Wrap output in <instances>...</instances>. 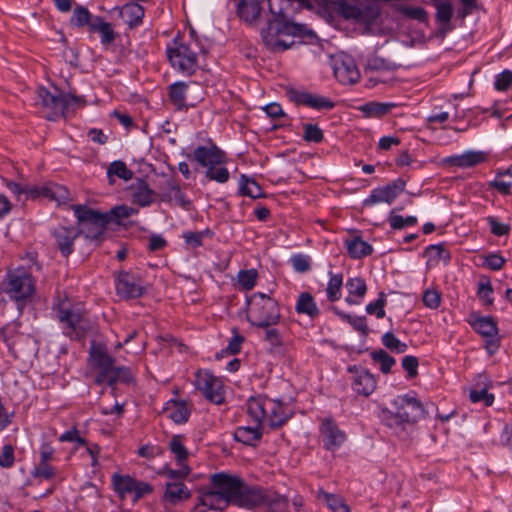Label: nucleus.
Wrapping results in <instances>:
<instances>
[{
    "instance_id": "nucleus-62",
    "label": "nucleus",
    "mask_w": 512,
    "mask_h": 512,
    "mask_svg": "<svg viewBox=\"0 0 512 512\" xmlns=\"http://www.w3.org/2000/svg\"><path fill=\"white\" fill-rule=\"evenodd\" d=\"M291 263L294 270L299 273L307 272L310 269V258L307 255L296 254L291 258Z\"/></svg>"
},
{
    "instance_id": "nucleus-59",
    "label": "nucleus",
    "mask_w": 512,
    "mask_h": 512,
    "mask_svg": "<svg viewBox=\"0 0 512 512\" xmlns=\"http://www.w3.org/2000/svg\"><path fill=\"white\" fill-rule=\"evenodd\" d=\"M512 84V71L505 70L498 74L495 79V89L500 92L508 90Z\"/></svg>"
},
{
    "instance_id": "nucleus-32",
    "label": "nucleus",
    "mask_w": 512,
    "mask_h": 512,
    "mask_svg": "<svg viewBox=\"0 0 512 512\" xmlns=\"http://www.w3.org/2000/svg\"><path fill=\"white\" fill-rule=\"evenodd\" d=\"M165 413H167L168 417L175 423L182 424L188 420L190 410L185 402L171 401L167 404Z\"/></svg>"
},
{
    "instance_id": "nucleus-52",
    "label": "nucleus",
    "mask_w": 512,
    "mask_h": 512,
    "mask_svg": "<svg viewBox=\"0 0 512 512\" xmlns=\"http://www.w3.org/2000/svg\"><path fill=\"white\" fill-rule=\"evenodd\" d=\"M469 398L471 402H483L485 406H491L494 402V395L488 393L487 388L473 389L470 391Z\"/></svg>"
},
{
    "instance_id": "nucleus-15",
    "label": "nucleus",
    "mask_w": 512,
    "mask_h": 512,
    "mask_svg": "<svg viewBox=\"0 0 512 512\" xmlns=\"http://www.w3.org/2000/svg\"><path fill=\"white\" fill-rule=\"evenodd\" d=\"M288 97L296 104L316 110H331L335 106L330 99L303 90L291 89L288 91Z\"/></svg>"
},
{
    "instance_id": "nucleus-53",
    "label": "nucleus",
    "mask_w": 512,
    "mask_h": 512,
    "mask_svg": "<svg viewBox=\"0 0 512 512\" xmlns=\"http://www.w3.org/2000/svg\"><path fill=\"white\" fill-rule=\"evenodd\" d=\"M135 213H137L136 209L126 205H120L112 208L107 215L109 216V222L112 220L120 222L121 220L126 219Z\"/></svg>"
},
{
    "instance_id": "nucleus-29",
    "label": "nucleus",
    "mask_w": 512,
    "mask_h": 512,
    "mask_svg": "<svg viewBox=\"0 0 512 512\" xmlns=\"http://www.w3.org/2000/svg\"><path fill=\"white\" fill-rule=\"evenodd\" d=\"M265 502L263 507L268 512H286L288 508V499L274 491L265 490Z\"/></svg>"
},
{
    "instance_id": "nucleus-22",
    "label": "nucleus",
    "mask_w": 512,
    "mask_h": 512,
    "mask_svg": "<svg viewBox=\"0 0 512 512\" xmlns=\"http://www.w3.org/2000/svg\"><path fill=\"white\" fill-rule=\"evenodd\" d=\"M190 497L191 493L183 482H168L166 484L163 500L171 505H177Z\"/></svg>"
},
{
    "instance_id": "nucleus-51",
    "label": "nucleus",
    "mask_w": 512,
    "mask_h": 512,
    "mask_svg": "<svg viewBox=\"0 0 512 512\" xmlns=\"http://www.w3.org/2000/svg\"><path fill=\"white\" fill-rule=\"evenodd\" d=\"M257 279V271L255 269L241 270L238 273V283L245 290H251Z\"/></svg>"
},
{
    "instance_id": "nucleus-37",
    "label": "nucleus",
    "mask_w": 512,
    "mask_h": 512,
    "mask_svg": "<svg viewBox=\"0 0 512 512\" xmlns=\"http://www.w3.org/2000/svg\"><path fill=\"white\" fill-rule=\"evenodd\" d=\"M235 439L246 445H254L262 436L258 427H238L235 431Z\"/></svg>"
},
{
    "instance_id": "nucleus-26",
    "label": "nucleus",
    "mask_w": 512,
    "mask_h": 512,
    "mask_svg": "<svg viewBox=\"0 0 512 512\" xmlns=\"http://www.w3.org/2000/svg\"><path fill=\"white\" fill-rule=\"evenodd\" d=\"M273 403L275 406L267 407L266 419L272 428H279L290 418L291 412L284 407L281 401L273 400Z\"/></svg>"
},
{
    "instance_id": "nucleus-28",
    "label": "nucleus",
    "mask_w": 512,
    "mask_h": 512,
    "mask_svg": "<svg viewBox=\"0 0 512 512\" xmlns=\"http://www.w3.org/2000/svg\"><path fill=\"white\" fill-rule=\"evenodd\" d=\"M131 196L133 203L145 207L153 202L154 191L148 187L146 182L138 180L137 184L132 187Z\"/></svg>"
},
{
    "instance_id": "nucleus-10",
    "label": "nucleus",
    "mask_w": 512,
    "mask_h": 512,
    "mask_svg": "<svg viewBox=\"0 0 512 512\" xmlns=\"http://www.w3.org/2000/svg\"><path fill=\"white\" fill-rule=\"evenodd\" d=\"M58 319L67 324L66 334L71 338L81 339L91 328V324L84 318L79 310H72L62 304L58 310Z\"/></svg>"
},
{
    "instance_id": "nucleus-46",
    "label": "nucleus",
    "mask_w": 512,
    "mask_h": 512,
    "mask_svg": "<svg viewBox=\"0 0 512 512\" xmlns=\"http://www.w3.org/2000/svg\"><path fill=\"white\" fill-rule=\"evenodd\" d=\"M383 345L395 353H404L408 346L401 342L392 332H387L382 337Z\"/></svg>"
},
{
    "instance_id": "nucleus-12",
    "label": "nucleus",
    "mask_w": 512,
    "mask_h": 512,
    "mask_svg": "<svg viewBox=\"0 0 512 512\" xmlns=\"http://www.w3.org/2000/svg\"><path fill=\"white\" fill-rule=\"evenodd\" d=\"M335 77L343 84H354L360 79L355 60L347 54H338L332 58Z\"/></svg>"
},
{
    "instance_id": "nucleus-2",
    "label": "nucleus",
    "mask_w": 512,
    "mask_h": 512,
    "mask_svg": "<svg viewBox=\"0 0 512 512\" xmlns=\"http://www.w3.org/2000/svg\"><path fill=\"white\" fill-rule=\"evenodd\" d=\"M424 415L422 403L406 395L397 396L380 410V420L395 434L400 435L406 431L407 426L416 423Z\"/></svg>"
},
{
    "instance_id": "nucleus-43",
    "label": "nucleus",
    "mask_w": 512,
    "mask_h": 512,
    "mask_svg": "<svg viewBox=\"0 0 512 512\" xmlns=\"http://www.w3.org/2000/svg\"><path fill=\"white\" fill-rule=\"evenodd\" d=\"M169 448L175 455L178 464H185L188 457V450L182 443V438L179 435H174L169 441Z\"/></svg>"
},
{
    "instance_id": "nucleus-23",
    "label": "nucleus",
    "mask_w": 512,
    "mask_h": 512,
    "mask_svg": "<svg viewBox=\"0 0 512 512\" xmlns=\"http://www.w3.org/2000/svg\"><path fill=\"white\" fill-rule=\"evenodd\" d=\"M273 406H275L273 399L264 397L251 398L247 403V412L259 424L263 419H266L267 407Z\"/></svg>"
},
{
    "instance_id": "nucleus-5",
    "label": "nucleus",
    "mask_w": 512,
    "mask_h": 512,
    "mask_svg": "<svg viewBox=\"0 0 512 512\" xmlns=\"http://www.w3.org/2000/svg\"><path fill=\"white\" fill-rule=\"evenodd\" d=\"M167 57L178 71L192 75L198 68L197 53L190 44L175 39L166 49Z\"/></svg>"
},
{
    "instance_id": "nucleus-39",
    "label": "nucleus",
    "mask_w": 512,
    "mask_h": 512,
    "mask_svg": "<svg viewBox=\"0 0 512 512\" xmlns=\"http://www.w3.org/2000/svg\"><path fill=\"white\" fill-rule=\"evenodd\" d=\"M394 106L395 105L393 103L369 102L361 106L359 109L367 117H381L389 113Z\"/></svg>"
},
{
    "instance_id": "nucleus-55",
    "label": "nucleus",
    "mask_w": 512,
    "mask_h": 512,
    "mask_svg": "<svg viewBox=\"0 0 512 512\" xmlns=\"http://www.w3.org/2000/svg\"><path fill=\"white\" fill-rule=\"evenodd\" d=\"M386 304L385 294L380 292L379 298L366 306L368 314H375L377 318L381 319L385 316L384 306Z\"/></svg>"
},
{
    "instance_id": "nucleus-41",
    "label": "nucleus",
    "mask_w": 512,
    "mask_h": 512,
    "mask_svg": "<svg viewBox=\"0 0 512 512\" xmlns=\"http://www.w3.org/2000/svg\"><path fill=\"white\" fill-rule=\"evenodd\" d=\"M107 174L111 184L113 183L114 176L126 181L133 177V172L129 170L126 164L122 161L112 162L108 168Z\"/></svg>"
},
{
    "instance_id": "nucleus-56",
    "label": "nucleus",
    "mask_w": 512,
    "mask_h": 512,
    "mask_svg": "<svg viewBox=\"0 0 512 512\" xmlns=\"http://www.w3.org/2000/svg\"><path fill=\"white\" fill-rule=\"evenodd\" d=\"M303 138L308 142L319 143L323 140V132L317 125L305 124Z\"/></svg>"
},
{
    "instance_id": "nucleus-4",
    "label": "nucleus",
    "mask_w": 512,
    "mask_h": 512,
    "mask_svg": "<svg viewBox=\"0 0 512 512\" xmlns=\"http://www.w3.org/2000/svg\"><path fill=\"white\" fill-rule=\"evenodd\" d=\"M74 212L78 220L79 235L84 234L89 240H100L109 223V216L80 205L74 207Z\"/></svg>"
},
{
    "instance_id": "nucleus-61",
    "label": "nucleus",
    "mask_w": 512,
    "mask_h": 512,
    "mask_svg": "<svg viewBox=\"0 0 512 512\" xmlns=\"http://www.w3.org/2000/svg\"><path fill=\"white\" fill-rule=\"evenodd\" d=\"M416 223L417 218L414 216L404 218L401 215H394L393 213L390 216V225L393 229H402L405 226H413Z\"/></svg>"
},
{
    "instance_id": "nucleus-54",
    "label": "nucleus",
    "mask_w": 512,
    "mask_h": 512,
    "mask_svg": "<svg viewBox=\"0 0 512 512\" xmlns=\"http://www.w3.org/2000/svg\"><path fill=\"white\" fill-rule=\"evenodd\" d=\"M180 467L178 469H171V468H168V467H165L163 468L159 474L160 475H163L167 478H170V479H184L186 478L190 472H191V469L188 465L186 464H178Z\"/></svg>"
},
{
    "instance_id": "nucleus-6",
    "label": "nucleus",
    "mask_w": 512,
    "mask_h": 512,
    "mask_svg": "<svg viewBox=\"0 0 512 512\" xmlns=\"http://www.w3.org/2000/svg\"><path fill=\"white\" fill-rule=\"evenodd\" d=\"M81 98L71 94H52L45 88L37 90V103L45 110V117L48 120H55L64 113V110L74 104H80Z\"/></svg>"
},
{
    "instance_id": "nucleus-42",
    "label": "nucleus",
    "mask_w": 512,
    "mask_h": 512,
    "mask_svg": "<svg viewBox=\"0 0 512 512\" xmlns=\"http://www.w3.org/2000/svg\"><path fill=\"white\" fill-rule=\"evenodd\" d=\"M115 490L123 497L127 493H133L136 480L130 476L113 475Z\"/></svg>"
},
{
    "instance_id": "nucleus-31",
    "label": "nucleus",
    "mask_w": 512,
    "mask_h": 512,
    "mask_svg": "<svg viewBox=\"0 0 512 512\" xmlns=\"http://www.w3.org/2000/svg\"><path fill=\"white\" fill-rule=\"evenodd\" d=\"M260 12L261 7L258 0H241L238 4V15L248 23L254 22Z\"/></svg>"
},
{
    "instance_id": "nucleus-45",
    "label": "nucleus",
    "mask_w": 512,
    "mask_h": 512,
    "mask_svg": "<svg viewBox=\"0 0 512 512\" xmlns=\"http://www.w3.org/2000/svg\"><path fill=\"white\" fill-rule=\"evenodd\" d=\"M343 284L341 274L331 275L326 289L327 297L330 301L335 302L340 298V290Z\"/></svg>"
},
{
    "instance_id": "nucleus-30",
    "label": "nucleus",
    "mask_w": 512,
    "mask_h": 512,
    "mask_svg": "<svg viewBox=\"0 0 512 512\" xmlns=\"http://www.w3.org/2000/svg\"><path fill=\"white\" fill-rule=\"evenodd\" d=\"M166 185L170 188V192H159L162 201H172L181 207L186 208L190 202L185 198L177 183L172 179H166Z\"/></svg>"
},
{
    "instance_id": "nucleus-1",
    "label": "nucleus",
    "mask_w": 512,
    "mask_h": 512,
    "mask_svg": "<svg viewBox=\"0 0 512 512\" xmlns=\"http://www.w3.org/2000/svg\"><path fill=\"white\" fill-rule=\"evenodd\" d=\"M244 480L236 474L218 472L209 476V485L198 497L196 509L199 512L210 510H225L233 504Z\"/></svg>"
},
{
    "instance_id": "nucleus-47",
    "label": "nucleus",
    "mask_w": 512,
    "mask_h": 512,
    "mask_svg": "<svg viewBox=\"0 0 512 512\" xmlns=\"http://www.w3.org/2000/svg\"><path fill=\"white\" fill-rule=\"evenodd\" d=\"M187 86L184 83H175L170 87V99L175 106L182 108L186 105L185 92Z\"/></svg>"
},
{
    "instance_id": "nucleus-33",
    "label": "nucleus",
    "mask_w": 512,
    "mask_h": 512,
    "mask_svg": "<svg viewBox=\"0 0 512 512\" xmlns=\"http://www.w3.org/2000/svg\"><path fill=\"white\" fill-rule=\"evenodd\" d=\"M295 309L298 313L306 314L311 318L319 315V309L314 298L307 292H303L299 295Z\"/></svg>"
},
{
    "instance_id": "nucleus-44",
    "label": "nucleus",
    "mask_w": 512,
    "mask_h": 512,
    "mask_svg": "<svg viewBox=\"0 0 512 512\" xmlns=\"http://www.w3.org/2000/svg\"><path fill=\"white\" fill-rule=\"evenodd\" d=\"M372 360L380 364L383 373H389L391 367L395 364V360L384 350H378L371 353Z\"/></svg>"
},
{
    "instance_id": "nucleus-50",
    "label": "nucleus",
    "mask_w": 512,
    "mask_h": 512,
    "mask_svg": "<svg viewBox=\"0 0 512 512\" xmlns=\"http://www.w3.org/2000/svg\"><path fill=\"white\" fill-rule=\"evenodd\" d=\"M435 7L437 10V20L442 24L449 23L453 15V7L451 3L447 1H440L435 4Z\"/></svg>"
},
{
    "instance_id": "nucleus-24",
    "label": "nucleus",
    "mask_w": 512,
    "mask_h": 512,
    "mask_svg": "<svg viewBox=\"0 0 512 512\" xmlns=\"http://www.w3.org/2000/svg\"><path fill=\"white\" fill-rule=\"evenodd\" d=\"M90 357L93 365L102 371L103 377L108 376L109 372H113L115 370L114 359L102 348L92 347Z\"/></svg>"
},
{
    "instance_id": "nucleus-9",
    "label": "nucleus",
    "mask_w": 512,
    "mask_h": 512,
    "mask_svg": "<svg viewBox=\"0 0 512 512\" xmlns=\"http://www.w3.org/2000/svg\"><path fill=\"white\" fill-rule=\"evenodd\" d=\"M5 291L15 300L26 299L34 292L31 274L24 268L9 271L6 277Z\"/></svg>"
},
{
    "instance_id": "nucleus-16",
    "label": "nucleus",
    "mask_w": 512,
    "mask_h": 512,
    "mask_svg": "<svg viewBox=\"0 0 512 512\" xmlns=\"http://www.w3.org/2000/svg\"><path fill=\"white\" fill-rule=\"evenodd\" d=\"M194 159L203 167L207 168L213 165H224L226 155L215 145L199 146L193 151Z\"/></svg>"
},
{
    "instance_id": "nucleus-35",
    "label": "nucleus",
    "mask_w": 512,
    "mask_h": 512,
    "mask_svg": "<svg viewBox=\"0 0 512 512\" xmlns=\"http://www.w3.org/2000/svg\"><path fill=\"white\" fill-rule=\"evenodd\" d=\"M239 189L242 195L253 199L261 198L264 195L261 186L253 178L246 175H241Z\"/></svg>"
},
{
    "instance_id": "nucleus-27",
    "label": "nucleus",
    "mask_w": 512,
    "mask_h": 512,
    "mask_svg": "<svg viewBox=\"0 0 512 512\" xmlns=\"http://www.w3.org/2000/svg\"><path fill=\"white\" fill-rule=\"evenodd\" d=\"M376 387V381L368 371H361L354 377L353 389L356 393L369 396Z\"/></svg>"
},
{
    "instance_id": "nucleus-48",
    "label": "nucleus",
    "mask_w": 512,
    "mask_h": 512,
    "mask_svg": "<svg viewBox=\"0 0 512 512\" xmlns=\"http://www.w3.org/2000/svg\"><path fill=\"white\" fill-rule=\"evenodd\" d=\"M346 287L350 295H354L358 298H363L367 291V285L364 279L360 277L349 278L346 282Z\"/></svg>"
},
{
    "instance_id": "nucleus-57",
    "label": "nucleus",
    "mask_w": 512,
    "mask_h": 512,
    "mask_svg": "<svg viewBox=\"0 0 512 512\" xmlns=\"http://www.w3.org/2000/svg\"><path fill=\"white\" fill-rule=\"evenodd\" d=\"M338 314L341 316V318L343 320L350 323L355 330L362 332L363 334H367L368 327L366 324L365 317L351 316V315H348L345 313H340V312Z\"/></svg>"
},
{
    "instance_id": "nucleus-25",
    "label": "nucleus",
    "mask_w": 512,
    "mask_h": 512,
    "mask_svg": "<svg viewBox=\"0 0 512 512\" xmlns=\"http://www.w3.org/2000/svg\"><path fill=\"white\" fill-rule=\"evenodd\" d=\"M91 33H99L101 36V43L104 46L111 45L116 39V32L113 30L112 25L105 22L102 17L96 16L91 23Z\"/></svg>"
},
{
    "instance_id": "nucleus-21",
    "label": "nucleus",
    "mask_w": 512,
    "mask_h": 512,
    "mask_svg": "<svg viewBox=\"0 0 512 512\" xmlns=\"http://www.w3.org/2000/svg\"><path fill=\"white\" fill-rule=\"evenodd\" d=\"M118 15L129 28H134L142 23L144 8L137 3H127L117 8Z\"/></svg>"
},
{
    "instance_id": "nucleus-40",
    "label": "nucleus",
    "mask_w": 512,
    "mask_h": 512,
    "mask_svg": "<svg viewBox=\"0 0 512 512\" xmlns=\"http://www.w3.org/2000/svg\"><path fill=\"white\" fill-rule=\"evenodd\" d=\"M94 17L91 15L89 10L83 6H78L74 9L73 15L71 17L70 23L76 27H84L89 26V30L91 29V23L93 22Z\"/></svg>"
},
{
    "instance_id": "nucleus-64",
    "label": "nucleus",
    "mask_w": 512,
    "mask_h": 512,
    "mask_svg": "<svg viewBox=\"0 0 512 512\" xmlns=\"http://www.w3.org/2000/svg\"><path fill=\"white\" fill-rule=\"evenodd\" d=\"M487 222L490 225L491 232L496 236L507 235L510 231L509 225L499 222L495 217H488Z\"/></svg>"
},
{
    "instance_id": "nucleus-49",
    "label": "nucleus",
    "mask_w": 512,
    "mask_h": 512,
    "mask_svg": "<svg viewBox=\"0 0 512 512\" xmlns=\"http://www.w3.org/2000/svg\"><path fill=\"white\" fill-rule=\"evenodd\" d=\"M229 171L223 165H213L206 170V177L218 183H226L229 179Z\"/></svg>"
},
{
    "instance_id": "nucleus-34",
    "label": "nucleus",
    "mask_w": 512,
    "mask_h": 512,
    "mask_svg": "<svg viewBox=\"0 0 512 512\" xmlns=\"http://www.w3.org/2000/svg\"><path fill=\"white\" fill-rule=\"evenodd\" d=\"M347 251L352 258L359 259L371 254L372 246L359 237L345 242Z\"/></svg>"
},
{
    "instance_id": "nucleus-17",
    "label": "nucleus",
    "mask_w": 512,
    "mask_h": 512,
    "mask_svg": "<svg viewBox=\"0 0 512 512\" xmlns=\"http://www.w3.org/2000/svg\"><path fill=\"white\" fill-rule=\"evenodd\" d=\"M320 433L323 438L325 448L330 451L340 447L346 439L345 433L341 431L330 418H326L322 421Z\"/></svg>"
},
{
    "instance_id": "nucleus-38",
    "label": "nucleus",
    "mask_w": 512,
    "mask_h": 512,
    "mask_svg": "<svg viewBox=\"0 0 512 512\" xmlns=\"http://www.w3.org/2000/svg\"><path fill=\"white\" fill-rule=\"evenodd\" d=\"M425 255L428 257V262L433 264H438L443 262V264H448L450 261V253L447 251L443 245H430L425 250Z\"/></svg>"
},
{
    "instance_id": "nucleus-8",
    "label": "nucleus",
    "mask_w": 512,
    "mask_h": 512,
    "mask_svg": "<svg viewBox=\"0 0 512 512\" xmlns=\"http://www.w3.org/2000/svg\"><path fill=\"white\" fill-rule=\"evenodd\" d=\"M6 186L16 196H20L21 194H27L33 198L43 196L56 201L58 204H64L69 200V191L67 188L58 184H48L29 188L28 186H23L19 183L9 181Z\"/></svg>"
},
{
    "instance_id": "nucleus-11",
    "label": "nucleus",
    "mask_w": 512,
    "mask_h": 512,
    "mask_svg": "<svg viewBox=\"0 0 512 512\" xmlns=\"http://www.w3.org/2000/svg\"><path fill=\"white\" fill-rule=\"evenodd\" d=\"M195 386L207 400L215 404H221L224 401L222 381L209 371L196 373Z\"/></svg>"
},
{
    "instance_id": "nucleus-36",
    "label": "nucleus",
    "mask_w": 512,
    "mask_h": 512,
    "mask_svg": "<svg viewBox=\"0 0 512 512\" xmlns=\"http://www.w3.org/2000/svg\"><path fill=\"white\" fill-rule=\"evenodd\" d=\"M474 329L486 338L496 337L498 334L497 324L492 317H481L473 323Z\"/></svg>"
},
{
    "instance_id": "nucleus-18",
    "label": "nucleus",
    "mask_w": 512,
    "mask_h": 512,
    "mask_svg": "<svg viewBox=\"0 0 512 512\" xmlns=\"http://www.w3.org/2000/svg\"><path fill=\"white\" fill-rule=\"evenodd\" d=\"M117 294L125 299L140 297L144 289L140 281L129 273H120L116 281Z\"/></svg>"
},
{
    "instance_id": "nucleus-3",
    "label": "nucleus",
    "mask_w": 512,
    "mask_h": 512,
    "mask_svg": "<svg viewBox=\"0 0 512 512\" xmlns=\"http://www.w3.org/2000/svg\"><path fill=\"white\" fill-rule=\"evenodd\" d=\"M248 321L258 327H269L278 323L280 312L273 298L255 293L248 301Z\"/></svg>"
},
{
    "instance_id": "nucleus-58",
    "label": "nucleus",
    "mask_w": 512,
    "mask_h": 512,
    "mask_svg": "<svg viewBox=\"0 0 512 512\" xmlns=\"http://www.w3.org/2000/svg\"><path fill=\"white\" fill-rule=\"evenodd\" d=\"M441 302V293L436 289H428L423 294V303L430 309H436Z\"/></svg>"
},
{
    "instance_id": "nucleus-60",
    "label": "nucleus",
    "mask_w": 512,
    "mask_h": 512,
    "mask_svg": "<svg viewBox=\"0 0 512 512\" xmlns=\"http://www.w3.org/2000/svg\"><path fill=\"white\" fill-rule=\"evenodd\" d=\"M400 12L408 18L415 19L420 22L425 21L427 18L425 10L421 7L402 6L400 8Z\"/></svg>"
},
{
    "instance_id": "nucleus-7",
    "label": "nucleus",
    "mask_w": 512,
    "mask_h": 512,
    "mask_svg": "<svg viewBox=\"0 0 512 512\" xmlns=\"http://www.w3.org/2000/svg\"><path fill=\"white\" fill-rule=\"evenodd\" d=\"M337 12L348 20L371 24L379 16V7L374 3H362L358 0H340L337 2Z\"/></svg>"
},
{
    "instance_id": "nucleus-19",
    "label": "nucleus",
    "mask_w": 512,
    "mask_h": 512,
    "mask_svg": "<svg viewBox=\"0 0 512 512\" xmlns=\"http://www.w3.org/2000/svg\"><path fill=\"white\" fill-rule=\"evenodd\" d=\"M52 235L62 256L67 257L73 251V243L79 236V231L74 227L58 226L53 230Z\"/></svg>"
},
{
    "instance_id": "nucleus-20",
    "label": "nucleus",
    "mask_w": 512,
    "mask_h": 512,
    "mask_svg": "<svg viewBox=\"0 0 512 512\" xmlns=\"http://www.w3.org/2000/svg\"><path fill=\"white\" fill-rule=\"evenodd\" d=\"M487 156L481 151H466L461 155L451 156L446 159V163L450 166L458 168H471L485 162Z\"/></svg>"
},
{
    "instance_id": "nucleus-63",
    "label": "nucleus",
    "mask_w": 512,
    "mask_h": 512,
    "mask_svg": "<svg viewBox=\"0 0 512 512\" xmlns=\"http://www.w3.org/2000/svg\"><path fill=\"white\" fill-rule=\"evenodd\" d=\"M493 292L491 283L489 280H482L478 286V296L486 305H491L493 299L491 298V294Z\"/></svg>"
},
{
    "instance_id": "nucleus-14",
    "label": "nucleus",
    "mask_w": 512,
    "mask_h": 512,
    "mask_svg": "<svg viewBox=\"0 0 512 512\" xmlns=\"http://www.w3.org/2000/svg\"><path fill=\"white\" fill-rule=\"evenodd\" d=\"M265 490L259 486H249L244 481L233 505L246 509L262 508L265 502Z\"/></svg>"
},
{
    "instance_id": "nucleus-13",
    "label": "nucleus",
    "mask_w": 512,
    "mask_h": 512,
    "mask_svg": "<svg viewBox=\"0 0 512 512\" xmlns=\"http://www.w3.org/2000/svg\"><path fill=\"white\" fill-rule=\"evenodd\" d=\"M405 189V182L397 179L386 186L375 188L370 196L364 200V206H371L378 203L391 204Z\"/></svg>"
}]
</instances>
